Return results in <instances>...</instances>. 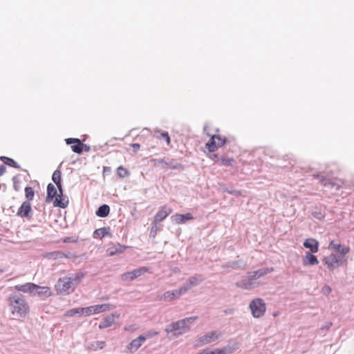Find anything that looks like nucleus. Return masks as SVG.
<instances>
[{"label": "nucleus", "instance_id": "nucleus-1", "mask_svg": "<svg viewBox=\"0 0 354 354\" xmlns=\"http://www.w3.org/2000/svg\"><path fill=\"white\" fill-rule=\"evenodd\" d=\"M11 314L17 319L26 318L30 314L29 304L21 295H11L8 298Z\"/></svg>", "mask_w": 354, "mask_h": 354}, {"label": "nucleus", "instance_id": "nucleus-2", "mask_svg": "<svg viewBox=\"0 0 354 354\" xmlns=\"http://www.w3.org/2000/svg\"><path fill=\"white\" fill-rule=\"evenodd\" d=\"M83 277V274H75L71 277L60 278L55 286L56 290L59 292L68 295L75 290Z\"/></svg>", "mask_w": 354, "mask_h": 354}, {"label": "nucleus", "instance_id": "nucleus-3", "mask_svg": "<svg viewBox=\"0 0 354 354\" xmlns=\"http://www.w3.org/2000/svg\"><path fill=\"white\" fill-rule=\"evenodd\" d=\"M52 180L55 183L57 189L59 192V195L56 197V199L53 202L55 207H59L64 208L66 207V204L63 201L62 197L63 195V189L62 185V172L60 170H55L52 176Z\"/></svg>", "mask_w": 354, "mask_h": 354}, {"label": "nucleus", "instance_id": "nucleus-4", "mask_svg": "<svg viewBox=\"0 0 354 354\" xmlns=\"http://www.w3.org/2000/svg\"><path fill=\"white\" fill-rule=\"evenodd\" d=\"M252 315L254 318L263 317L266 311V305L261 298H256L251 301L249 305Z\"/></svg>", "mask_w": 354, "mask_h": 354}, {"label": "nucleus", "instance_id": "nucleus-5", "mask_svg": "<svg viewBox=\"0 0 354 354\" xmlns=\"http://www.w3.org/2000/svg\"><path fill=\"white\" fill-rule=\"evenodd\" d=\"M226 139L219 135H214L211 137L209 140L206 143V148L210 152L216 151L219 147H221L225 144Z\"/></svg>", "mask_w": 354, "mask_h": 354}, {"label": "nucleus", "instance_id": "nucleus-6", "mask_svg": "<svg viewBox=\"0 0 354 354\" xmlns=\"http://www.w3.org/2000/svg\"><path fill=\"white\" fill-rule=\"evenodd\" d=\"M189 328L185 324V320H179L171 323L165 330L167 333H174L176 335L184 333L189 330Z\"/></svg>", "mask_w": 354, "mask_h": 354}, {"label": "nucleus", "instance_id": "nucleus-7", "mask_svg": "<svg viewBox=\"0 0 354 354\" xmlns=\"http://www.w3.org/2000/svg\"><path fill=\"white\" fill-rule=\"evenodd\" d=\"M323 263L327 266L328 270L332 271L340 266L342 262L339 255L330 254L323 259Z\"/></svg>", "mask_w": 354, "mask_h": 354}, {"label": "nucleus", "instance_id": "nucleus-8", "mask_svg": "<svg viewBox=\"0 0 354 354\" xmlns=\"http://www.w3.org/2000/svg\"><path fill=\"white\" fill-rule=\"evenodd\" d=\"M149 269L147 267H140L130 272H127L122 274L121 278L123 281H132L141 275L147 272Z\"/></svg>", "mask_w": 354, "mask_h": 354}, {"label": "nucleus", "instance_id": "nucleus-9", "mask_svg": "<svg viewBox=\"0 0 354 354\" xmlns=\"http://www.w3.org/2000/svg\"><path fill=\"white\" fill-rule=\"evenodd\" d=\"M65 141L67 145H72L71 149L75 153H82L84 148H86V151L89 150V147L84 145L78 138H67Z\"/></svg>", "mask_w": 354, "mask_h": 354}, {"label": "nucleus", "instance_id": "nucleus-10", "mask_svg": "<svg viewBox=\"0 0 354 354\" xmlns=\"http://www.w3.org/2000/svg\"><path fill=\"white\" fill-rule=\"evenodd\" d=\"M187 291L185 287H181L178 290L167 291L162 295V299L167 301H171L176 298L180 297L183 294Z\"/></svg>", "mask_w": 354, "mask_h": 354}, {"label": "nucleus", "instance_id": "nucleus-11", "mask_svg": "<svg viewBox=\"0 0 354 354\" xmlns=\"http://www.w3.org/2000/svg\"><path fill=\"white\" fill-rule=\"evenodd\" d=\"M32 212V207L30 202L29 201H24L20 207L18 209V211L17 212V215L18 216H20L21 218H30V214Z\"/></svg>", "mask_w": 354, "mask_h": 354}, {"label": "nucleus", "instance_id": "nucleus-12", "mask_svg": "<svg viewBox=\"0 0 354 354\" xmlns=\"http://www.w3.org/2000/svg\"><path fill=\"white\" fill-rule=\"evenodd\" d=\"M274 271L273 268H266L258 270L254 272H250L248 274V277L250 281H253L257 279H259L268 273L272 272Z\"/></svg>", "mask_w": 354, "mask_h": 354}, {"label": "nucleus", "instance_id": "nucleus-13", "mask_svg": "<svg viewBox=\"0 0 354 354\" xmlns=\"http://www.w3.org/2000/svg\"><path fill=\"white\" fill-rule=\"evenodd\" d=\"M146 337L140 335L137 338L133 339L127 346V350L129 353L136 352L145 342Z\"/></svg>", "mask_w": 354, "mask_h": 354}, {"label": "nucleus", "instance_id": "nucleus-14", "mask_svg": "<svg viewBox=\"0 0 354 354\" xmlns=\"http://www.w3.org/2000/svg\"><path fill=\"white\" fill-rule=\"evenodd\" d=\"M119 318L120 314L112 313L103 318L102 321L99 324L100 329H104L111 327L115 322V318Z\"/></svg>", "mask_w": 354, "mask_h": 354}, {"label": "nucleus", "instance_id": "nucleus-15", "mask_svg": "<svg viewBox=\"0 0 354 354\" xmlns=\"http://www.w3.org/2000/svg\"><path fill=\"white\" fill-rule=\"evenodd\" d=\"M172 212V209L164 205L161 207V209L156 213L154 216V223H157L158 222L164 220L169 214Z\"/></svg>", "mask_w": 354, "mask_h": 354}, {"label": "nucleus", "instance_id": "nucleus-16", "mask_svg": "<svg viewBox=\"0 0 354 354\" xmlns=\"http://www.w3.org/2000/svg\"><path fill=\"white\" fill-rule=\"evenodd\" d=\"M219 335L216 331H211L198 339L200 345L211 343L218 338Z\"/></svg>", "mask_w": 354, "mask_h": 354}, {"label": "nucleus", "instance_id": "nucleus-17", "mask_svg": "<svg viewBox=\"0 0 354 354\" xmlns=\"http://www.w3.org/2000/svg\"><path fill=\"white\" fill-rule=\"evenodd\" d=\"M37 288V285L33 283H26L25 284H19L15 286V288L18 290L25 293H29L30 295H33V292H35V288Z\"/></svg>", "mask_w": 354, "mask_h": 354}, {"label": "nucleus", "instance_id": "nucleus-18", "mask_svg": "<svg viewBox=\"0 0 354 354\" xmlns=\"http://www.w3.org/2000/svg\"><path fill=\"white\" fill-rule=\"evenodd\" d=\"M34 296L37 295L40 297H49L52 295V292L48 287L46 286H39L37 285V288L33 292Z\"/></svg>", "mask_w": 354, "mask_h": 354}, {"label": "nucleus", "instance_id": "nucleus-19", "mask_svg": "<svg viewBox=\"0 0 354 354\" xmlns=\"http://www.w3.org/2000/svg\"><path fill=\"white\" fill-rule=\"evenodd\" d=\"M171 219L177 224H182L187 221L194 219V217L190 213H187L185 214H176L171 216Z\"/></svg>", "mask_w": 354, "mask_h": 354}, {"label": "nucleus", "instance_id": "nucleus-20", "mask_svg": "<svg viewBox=\"0 0 354 354\" xmlns=\"http://www.w3.org/2000/svg\"><path fill=\"white\" fill-rule=\"evenodd\" d=\"M304 246L308 248L312 253H316L319 250V243L315 239H307L304 242Z\"/></svg>", "mask_w": 354, "mask_h": 354}, {"label": "nucleus", "instance_id": "nucleus-21", "mask_svg": "<svg viewBox=\"0 0 354 354\" xmlns=\"http://www.w3.org/2000/svg\"><path fill=\"white\" fill-rule=\"evenodd\" d=\"M328 248L338 251L342 255H345L350 252V248L348 246H342L334 241H331L329 243Z\"/></svg>", "mask_w": 354, "mask_h": 354}, {"label": "nucleus", "instance_id": "nucleus-22", "mask_svg": "<svg viewBox=\"0 0 354 354\" xmlns=\"http://www.w3.org/2000/svg\"><path fill=\"white\" fill-rule=\"evenodd\" d=\"M319 263V260L317 257L313 254L312 252H306L303 257V264L304 266H315Z\"/></svg>", "mask_w": 354, "mask_h": 354}, {"label": "nucleus", "instance_id": "nucleus-23", "mask_svg": "<svg viewBox=\"0 0 354 354\" xmlns=\"http://www.w3.org/2000/svg\"><path fill=\"white\" fill-rule=\"evenodd\" d=\"M59 195V192L57 193L55 186L50 183L48 185L47 187V196H46V201L50 202L52 201H55L56 199V197Z\"/></svg>", "mask_w": 354, "mask_h": 354}, {"label": "nucleus", "instance_id": "nucleus-24", "mask_svg": "<svg viewBox=\"0 0 354 354\" xmlns=\"http://www.w3.org/2000/svg\"><path fill=\"white\" fill-rule=\"evenodd\" d=\"M204 278L202 275H195L190 277L187 283L183 286L187 288V290L191 288L192 286L198 285L200 282L203 281Z\"/></svg>", "mask_w": 354, "mask_h": 354}, {"label": "nucleus", "instance_id": "nucleus-25", "mask_svg": "<svg viewBox=\"0 0 354 354\" xmlns=\"http://www.w3.org/2000/svg\"><path fill=\"white\" fill-rule=\"evenodd\" d=\"M127 247L122 245L119 243L114 245L113 246L108 248L107 252L110 256H113L118 254H121L125 251Z\"/></svg>", "mask_w": 354, "mask_h": 354}, {"label": "nucleus", "instance_id": "nucleus-26", "mask_svg": "<svg viewBox=\"0 0 354 354\" xmlns=\"http://www.w3.org/2000/svg\"><path fill=\"white\" fill-rule=\"evenodd\" d=\"M322 183L324 186L329 187L330 188H335L336 190H338L341 188L342 185L344 183L342 180H339V183L333 182L331 180L328 179H322Z\"/></svg>", "mask_w": 354, "mask_h": 354}, {"label": "nucleus", "instance_id": "nucleus-27", "mask_svg": "<svg viewBox=\"0 0 354 354\" xmlns=\"http://www.w3.org/2000/svg\"><path fill=\"white\" fill-rule=\"evenodd\" d=\"M93 306L94 308L93 311L95 314L108 311L113 307L111 304H109L94 305Z\"/></svg>", "mask_w": 354, "mask_h": 354}, {"label": "nucleus", "instance_id": "nucleus-28", "mask_svg": "<svg viewBox=\"0 0 354 354\" xmlns=\"http://www.w3.org/2000/svg\"><path fill=\"white\" fill-rule=\"evenodd\" d=\"M110 208L107 205H101L96 212L97 216L100 217L107 216L109 214Z\"/></svg>", "mask_w": 354, "mask_h": 354}, {"label": "nucleus", "instance_id": "nucleus-29", "mask_svg": "<svg viewBox=\"0 0 354 354\" xmlns=\"http://www.w3.org/2000/svg\"><path fill=\"white\" fill-rule=\"evenodd\" d=\"M109 233L108 229L106 227L99 228L95 230L93 236L95 238L102 239Z\"/></svg>", "mask_w": 354, "mask_h": 354}, {"label": "nucleus", "instance_id": "nucleus-30", "mask_svg": "<svg viewBox=\"0 0 354 354\" xmlns=\"http://www.w3.org/2000/svg\"><path fill=\"white\" fill-rule=\"evenodd\" d=\"M0 159L6 164L10 167H15V168H19V166L17 165V162L12 158L2 156L0 158Z\"/></svg>", "mask_w": 354, "mask_h": 354}, {"label": "nucleus", "instance_id": "nucleus-31", "mask_svg": "<svg viewBox=\"0 0 354 354\" xmlns=\"http://www.w3.org/2000/svg\"><path fill=\"white\" fill-rule=\"evenodd\" d=\"M48 257L53 259L67 258L68 256L64 253L59 251L53 252L48 254Z\"/></svg>", "mask_w": 354, "mask_h": 354}, {"label": "nucleus", "instance_id": "nucleus-32", "mask_svg": "<svg viewBox=\"0 0 354 354\" xmlns=\"http://www.w3.org/2000/svg\"><path fill=\"white\" fill-rule=\"evenodd\" d=\"M25 195L27 199L26 201H30L33 199L35 196V192L31 187H26L25 188Z\"/></svg>", "mask_w": 354, "mask_h": 354}, {"label": "nucleus", "instance_id": "nucleus-33", "mask_svg": "<svg viewBox=\"0 0 354 354\" xmlns=\"http://www.w3.org/2000/svg\"><path fill=\"white\" fill-rule=\"evenodd\" d=\"M234 159L229 157H222L221 158V162L225 166H232L234 163Z\"/></svg>", "mask_w": 354, "mask_h": 354}, {"label": "nucleus", "instance_id": "nucleus-34", "mask_svg": "<svg viewBox=\"0 0 354 354\" xmlns=\"http://www.w3.org/2000/svg\"><path fill=\"white\" fill-rule=\"evenodd\" d=\"M117 174L120 177L124 178L129 175V171H127V169L124 168L122 166H120L119 167H118Z\"/></svg>", "mask_w": 354, "mask_h": 354}, {"label": "nucleus", "instance_id": "nucleus-35", "mask_svg": "<svg viewBox=\"0 0 354 354\" xmlns=\"http://www.w3.org/2000/svg\"><path fill=\"white\" fill-rule=\"evenodd\" d=\"M156 137L158 139H164V140H165L167 145H169L170 144V142H171L170 138H169V136L167 132L160 133V134L157 135Z\"/></svg>", "mask_w": 354, "mask_h": 354}, {"label": "nucleus", "instance_id": "nucleus-36", "mask_svg": "<svg viewBox=\"0 0 354 354\" xmlns=\"http://www.w3.org/2000/svg\"><path fill=\"white\" fill-rule=\"evenodd\" d=\"M93 306H88V307H86V308H84V315H86V316H90L91 315H94V311H93Z\"/></svg>", "mask_w": 354, "mask_h": 354}, {"label": "nucleus", "instance_id": "nucleus-37", "mask_svg": "<svg viewBox=\"0 0 354 354\" xmlns=\"http://www.w3.org/2000/svg\"><path fill=\"white\" fill-rule=\"evenodd\" d=\"M158 331H155V330H149V331H147L146 332L144 335H142L144 337H146V339H149V338H151L153 336H156L157 335H158Z\"/></svg>", "mask_w": 354, "mask_h": 354}, {"label": "nucleus", "instance_id": "nucleus-38", "mask_svg": "<svg viewBox=\"0 0 354 354\" xmlns=\"http://www.w3.org/2000/svg\"><path fill=\"white\" fill-rule=\"evenodd\" d=\"M76 315V309L75 308H72V309H70L68 310H67L65 314H64V316L66 317H73Z\"/></svg>", "mask_w": 354, "mask_h": 354}, {"label": "nucleus", "instance_id": "nucleus-39", "mask_svg": "<svg viewBox=\"0 0 354 354\" xmlns=\"http://www.w3.org/2000/svg\"><path fill=\"white\" fill-rule=\"evenodd\" d=\"M210 354H226L225 349H215L214 351H209Z\"/></svg>", "mask_w": 354, "mask_h": 354}, {"label": "nucleus", "instance_id": "nucleus-40", "mask_svg": "<svg viewBox=\"0 0 354 354\" xmlns=\"http://www.w3.org/2000/svg\"><path fill=\"white\" fill-rule=\"evenodd\" d=\"M95 344H96V348L102 349L105 346V342L104 341H97Z\"/></svg>", "mask_w": 354, "mask_h": 354}, {"label": "nucleus", "instance_id": "nucleus-41", "mask_svg": "<svg viewBox=\"0 0 354 354\" xmlns=\"http://www.w3.org/2000/svg\"><path fill=\"white\" fill-rule=\"evenodd\" d=\"M131 147H132L133 151L134 152L138 151L140 149V145L139 144H138V143L132 144V145H131Z\"/></svg>", "mask_w": 354, "mask_h": 354}, {"label": "nucleus", "instance_id": "nucleus-42", "mask_svg": "<svg viewBox=\"0 0 354 354\" xmlns=\"http://www.w3.org/2000/svg\"><path fill=\"white\" fill-rule=\"evenodd\" d=\"M196 318H197V317H190L185 318L183 320H185V324H187V322H194V320L196 319Z\"/></svg>", "mask_w": 354, "mask_h": 354}, {"label": "nucleus", "instance_id": "nucleus-43", "mask_svg": "<svg viewBox=\"0 0 354 354\" xmlns=\"http://www.w3.org/2000/svg\"><path fill=\"white\" fill-rule=\"evenodd\" d=\"M14 189L15 191L18 192L21 189V186L19 182H14Z\"/></svg>", "mask_w": 354, "mask_h": 354}, {"label": "nucleus", "instance_id": "nucleus-44", "mask_svg": "<svg viewBox=\"0 0 354 354\" xmlns=\"http://www.w3.org/2000/svg\"><path fill=\"white\" fill-rule=\"evenodd\" d=\"M6 167L3 165H0V176H2L6 171Z\"/></svg>", "mask_w": 354, "mask_h": 354}, {"label": "nucleus", "instance_id": "nucleus-45", "mask_svg": "<svg viewBox=\"0 0 354 354\" xmlns=\"http://www.w3.org/2000/svg\"><path fill=\"white\" fill-rule=\"evenodd\" d=\"M76 309V315L77 314H80V315H84V308H75Z\"/></svg>", "mask_w": 354, "mask_h": 354}, {"label": "nucleus", "instance_id": "nucleus-46", "mask_svg": "<svg viewBox=\"0 0 354 354\" xmlns=\"http://www.w3.org/2000/svg\"><path fill=\"white\" fill-rule=\"evenodd\" d=\"M64 243H70V242L75 243V242H76V241H75V240L72 239H71V238H70V237H67V238H66V239L64 240Z\"/></svg>", "mask_w": 354, "mask_h": 354}, {"label": "nucleus", "instance_id": "nucleus-47", "mask_svg": "<svg viewBox=\"0 0 354 354\" xmlns=\"http://www.w3.org/2000/svg\"><path fill=\"white\" fill-rule=\"evenodd\" d=\"M323 290H324L325 292H328V293H329V292L331 291V289H330V288L329 286H326L325 287H324Z\"/></svg>", "mask_w": 354, "mask_h": 354}, {"label": "nucleus", "instance_id": "nucleus-48", "mask_svg": "<svg viewBox=\"0 0 354 354\" xmlns=\"http://www.w3.org/2000/svg\"><path fill=\"white\" fill-rule=\"evenodd\" d=\"M229 193L231 194H240V192L239 191V192H237V191H230V192H229Z\"/></svg>", "mask_w": 354, "mask_h": 354}, {"label": "nucleus", "instance_id": "nucleus-49", "mask_svg": "<svg viewBox=\"0 0 354 354\" xmlns=\"http://www.w3.org/2000/svg\"><path fill=\"white\" fill-rule=\"evenodd\" d=\"M218 158V155L217 154H213L211 156V158L214 159V158Z\"/></svg>", "mask_w": 354, "mask_h": 354}, {"label": "nucleus", "instance_id": "nucleus-50", "mask_svg": "<svg viewBox=\"0 0 354 354\" xmlns=\"http://www.w3.org/2000/svg\"><path fill=\"white\" fill-rule=\"evenodd\" d=\"M124 330H133V328H131V326H129V327H128V328H127V327H126V328H124Z\"/></svg>", "mask_w": 354, "mask_h": 354}]
</instances>
